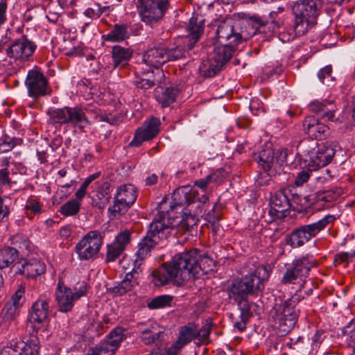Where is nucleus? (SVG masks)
Listing matches in <instances>:
<instances>
[{
    "mask_svg": "<svg viewBox=\"0 0 355 355\" xmlns=\"http://www.w3.org/2000/svg\"><path fill=\"white\" fill-rule=\"evenodd\" d=\"M214 261L207 255L199 254L197 249L180 252L170 261L166 262L152 273L153 282L156 286L169 282L182 285L212 270Z\"/></svg>",
    "mask_w": 355,
    "mask_h": 355,
    "instance_id": "obj_1",
    "label": "nucleus"
},
{
    "mask_svg": "<svg viewBox=\"0 0 355 355\" xmlns=\"http://www.w3.org/2000/svg\"><path fill=\"white\" fill-rule=\"evenodd\" d=\"M322 8L321 0H298L293 3L292 12L294 15L293 33L288 35L280 34L283 42H289L295 37L304 35L311 25H313Z\"/></svg>",
    "mask_w": 355,
    "mask_h": 355,
    "instance_id": "obj_2",
    "label": "nucleus"
},
{
    "mask_svg": "<svg viewBox=\"0 0 355 355\" xmlns=\"http://www.w3.org/2000/svg\"><path fill=\"white\" fill-rule=\"evenodd\" d=\"M52 123L63 125L70 124L83 130L91 125L89 118L97 119L98 110L91 107H69L50 108L46 112Z\"/></svg>",
    "mask_w": 355,
    "mask_h": 355,
    "instance_id": "obj_3",
    "label": "nucleus"
},
{
    "mask_svg": "<svg viewBox=\"0 0 355 355\" xmlns=\"http://www.w3.org/2000/svg\"><path fill=\"white\" fill-rule=\"evenodd\" d=\"M49 300L40 298L31 306L27 327L29 337L24 338L25 341L23 344L25 346L26 355H39L40 343L37 333L47 320L49 313Z\"/></svg>",
    "mask_w": 355,
    "mask_h": 355,
    "instance_id": "obj_4",
    "label": "nucleus"
},
{
    "mask_svg": "<svg viewBox=\"0 0 355 355\" xmlns=\"http://www.w3.org/2000/svg\"><path fill=\"white\" fill-rule=\"evenodd\" d=\"M154 218L150 223L148 230L138 243L134 254V267L139 269L143 262L151 255L152 251L159 244L160 241L167 237L171 227L170 223L159 221Z\"/></svg>",
    "mask_w": 355,
    "mask_h": 355,
    "instance_id": "obj_5",
    "label": "nucleus"
},
{
    "mask_svg": "<svg viewBox=\"0 0 355 355\" xmlns=\"http://www.w3.org/2000/svg\"><path fill=\"white\" fill-rule=\"evenodd\" d=\"M335 219L334 215L329 214L316 222L301 225L286 236V243L293 248H300L331 225Z\"/></svg>",
    "mask_w": 355,
    "mask_h": 355,
    "instance_id": "obj_6",
    "label": "nucleus"
},
{
    "mask_svg": "<svg viewBox=\"0 0 355 355\" xmlns=\"http://www.w3.org/2000/svg\"><path fill=\"white\" fill-rule=\"evenodd\" d=\"M196 194L197 192L189 187H183L175 189L170 198H164L159 203L157 214L155 218L159 219V221L168 222L171 227V219L172 216L170 213L178 207H182L187 202H191L196 197Z\"/></svg>",
    "mask_w": 355,
    "mask_h": 355,
    "instance_id": "obj_7",
    "label": "nucleus"
},
{
    "mask_svg": "<svg viewBox=\"0 0 355 355\" xmlns=\"http://www.w3.org/2000/svg\"><path fill=\"white\" fill-rule=\"evenodd\" d=\"M315 142H311L307 148L306 143L300 144L302 150L304 167L310 171H315L327 166L331 162L335 155V150L330 146H320L317 148Z\"/></svg>",
    "mask_w": 355,
    "mask_h": 355,
    "instance_id": "obj_8",
    "label": "nucleus"
},
{
    "mask_svg": "<svg viewBox=\"0 0 355 355\" xmlns=\"http://www.w3.org/2000/svg\"><path fill=\"white\" fill-rule=\"evenodd\" d=\"M86 293L87 284L85 282H78L72 289L66 286L63 282L60 280L55 290V300L58 310L63 313L71 311L74 303L86 295Z\"/></svg>",
    "mask_w": 355,
    "mask_h": 355,
    "instance_id": "obj_9",
    "label": "nucleus"
},
{
    "mask_svg": "<svg viewBox=\"0 0 355 355\" xmlns=\"http://www.w3.org/2000/svg\"><path fill=\"white\" fill-rule=\"evenodd\" d=\"M315 263L313 257L308 254L295 259L291 263L286 265V271L281 283L288 284L304 281L309 275L311 269L315 266Z\"/></svg>",
    "mask_w": 355,
    "mask_h": 355,
    "instance_id": "obj_10",
    "label": "nucleus"
},
{
    "mask_svg": "<svg viewBox=\"0 0 355 355\" xmlns=\"http://www.w3.org/2000/svg\"><path fill=\"white\" fill-rule=\"evenodd\" d=\"M233 55L230 46H216L209 57L203 60L199 67L200 72L205 77H213L222 69Z\"/></svg>",
    "mask_w": 355,
    "mask_h": 355,
    "instance_id": "obj_11",
    "label": "nucleus"
},
{
    "mask_svg": "<svg viewBox=\"0 0 355 355\" xmlns=\"http://www.w3.org/2000/svg\"><path fill=\"white\" fill-rule=\"evenodd\" d=\"M168 6V0H138L137 8L142 21L151 24L163 18Z\"/></svg>",
    "mask_w": 355,
    "mask_h": 355,
    "instance_id": "obj_12",
    "label": "nucleus"
},
{
    "mask_svg": "<svg viewBox=\"0 0 355 355\" xmlns=\"http://www.w3.org/2000/svg\"><path fill=\"white\" fill-rule=\"evenodd\" d=\"M103 244V236L98 231L89 232L75 247L80 261H89L97 257Z\"/></svg>",
    "mask_w": 355,
    "mask_h": 355,
    "instance_id": "obj_13",
    "label": "nucleus"
},
{
    "mask_svg": "<svg viewBox=\"0 0 355 355\" xmlns=\"http://www.w3.org/2000/svg\"><path fill=\"white\" fill-rule=\"evenodd\" d=\"M302 298L300 294L295 293L281 304L279 327L284 333L289 332L297 323L300 311L295 306Z\"/></svg>",
    "mask_w": 355,
    "mask_h": 355,
    "instance_id": "obj_14",
    "label": "nucleus"
},
{
    "mask_svg": "<svg viewBox=\"0 0 355 355\" xmlns=\"http://www.w3.org/2000/svg\"><path fill=\"white\" fill-rule=\"evenodd\" d=\"M25 85L28 95L34 99L49 96L51 93L46 78L38 70H31L28 72Z\"/></svg>",
    "mask_w": 355,
    "mask_h": 355,
    "instance_id": "obj_15",
    "label": "nucleus"
},
{
    "mask_svg": "<svg viewBox=\"0 0 355 355\" xmlns=\"http://www.w3.org/2000/svg\"><path fill=\"white\" fill-rule=\"evenodd\" d=\"M232 19H226L219 23L216 35L221 43L220 46H230L235 51V46L243 41V37L235 26Z\"/></svg>",
    "mask_w": 355,
    "mask_h": 355,
    "instance_id": "obj_16",
    "label": "nucleus"
},
{
    "mask_svg": "<svg viewBox=\"0 0 355 355\" xmlns=\"http://www.w3.org/2000/svg\"><path fill=\"white\" fill-rule=\"evenodd\" d=\"M137 193L132 184L120 186L114 195V205L108 210L114 214L124 213L136 200Z\"/></svg>",
    "mask_w": 355,
    "mask_h": 355,
    "instance_id": "obj_17",
    "label": "nucleus"
},
{
    "mask_svg": "<svg viewBox=\"0 0 355 355\" xmlns=\"http://www.w3.org/2000/svg\"><path fill=\"white\" fill-rule=\"evenodd\" d=\"M160 125L161 123L158 118L151 116L146 119L143 125L137 130L129 146L139 147L144 141L152 139L159 132Z\"/></svg>",
    "mask_w": 355,
    "mask_h": 355,
    "instance_id": "obj_18",
    "label": "nucleus"
},
{
    "mask_svg": "<svg viewBox=\"0 0 355 355\" xmlns=\"http://www.w3.org/2000/svg\"><path fill=\"white\" fill-rule=\"evenodd\" d=\"M35 49L36 44L23 36L7 48L6 53L10 58L16 60H26L33 54Z\"/></svg>",
    "mask_w": 355,
    "mask_h": 355,
    "instance_id": "obj_19",
    "label": "nucleus"
},
{
    "mask_svg": "<svg viewBox=\"0 0 355 355\" xmlns=\"http://www.w3.org/2000/svg\"><path fill=\"white\" fill-rule=\"evenodd\" d=\"M289 191L286 189H281L275 193L270 198V214L277 218H282L286 216L285 213L291 207L288 200Z\"/></svg>",
    "mask_w": 355,
    "mask_h": 355,
    "instance_id": "obj_20",
    "label": "nucleus"
},
{
    "mask_svg": "<svg viewBox=\"0 0 355 355\" xmlns=\"http://www.w3.org/2000/svg\"><path fill=\"white\" fill-rule=\"evenodd\" d=\"M166 59L165 46L162 43H159L149 48L144 53L142 56V62L144 64L149 67L155 69H158L159 67L166 63Z\"/></svg>",
    "mask_w": 355,
    "mask_h": 355,
    "instance_id": "obj_21",
    "label": "nucleus"
},
{
    "mask_svg": "<svg viewBox=\"0 0 355 355\" xmlns=\"http://www.w3.org/2000/svg\"><path fill=\"white\" fill-rule=\"evenodd\" d=\"M303 128L306 134L315 139H323L329 134V128L313 116L304 119Z\"/></svg>",
    "mask_w": 355,
    "mask_h": 355,
    "instance_id": "obj_22",
    "label": "nucleus"
},
{
    "mask_svg": "<svg viewBox=\"0 0 355 355\" xmlns=\"http://www.w3.org/2000/svg\"><path fill=\"white\" fill-rule=\"evenodd\" d=\"M268 277L269 272L264 266H259L253 272L246 275L250 295L257 296L263 290L264 282Z\"/></svg>",
    "mask_w": 355,
    "mask_h": 355,
    "instance_id": "obj_23",
    "label": "nucleus"
},
{
    "mask_svg": "<svg viewBox=\"0 0 355 355\" xmlns=\"http://www.w3.org/2000/svg\"><path fill=\"white\" fill-rule=\"evenodd\" d=\"M139 273V269L134 267L130 272L125 275L121 282L114 286L110 287L108 289L109 292L115 296H121L133 290L138 285Z\"/></svg>",
    "mask_w": 355,
    "mask_h": 355,
    "instance_id": "obj_24",
    "label": "nucleus"
},
{
    "mask_svg": "<svg viewBox=\"0 0 355 355\" xmlns=\"http://www.w3.org/2000/svg\"><path fill=\"white\" fill-rule=\"evenodd\" d=\"M46 271L45 263L40 259L32 258L24 260L15 271L16 274L23 275L28 278H35Z\"/></svg>",
    "mask_w": 355,
    "mask_h": 355,
    "instance_id": "obj_25",
    "label": "nucleus"
},
{
    "mask_svg": "<svg viewBox=\"0 0 355 355\" xmlns=\"http://www.w3.org/2000/svg\"><path fill=\"white\" fill-rule=\"evenodd\" d=\"M227 292L230 299L241 301L250 295V291L246 275L234 280L227 287Z\"/></svg>",
    "mask_w": 355,
    "mask_h": 355,
    "instance_id": "obj_26",
    "label": "nucleus"
},
{
    "mask_svg": "<svg viewBox=\"0 0 355 355\" xmlns=\"http://www.w3.org/2000/svg\"><path fill=\"white\" fill-rule=\"evenodd\" d=\"M204 27V20L198 17H191L187 26L189 35L184 38V44H187L189 49H193L195 44L200 39Z\"/></svg>",
    "mask_w": 355,
    "mask_h": 355,
    "instance_id": "obj_27",
    "label": "nucleus"
},
{
    "mask_svg": "<svg viewBox=\"0 0 355 355\" xmlns=\"http://www.w3.org/2000/svg\"><path fill=\"white\" fill-rule=\"evenodd\" d=\"M112 66L114 69L123 67L128 64L133 54V50L130 47L114 45L112 48Z\"/></svg>",
    "mask_w": 355,
    "mask_h": 355,
    "instance_id": "obj_28",
    "label": "nucleus"
},
{
    "mask_svg": "<svg viewBox=\"0 0 355 355\" xmlns=\"http://www.w3.org/2000/svg\"><path fill=\"white\" fill-rule=\"evenodd\" d=\"M110 184L104 182L97 190L96 194L92 198V207L103 210L111 200Z\"/></svg>",
    "mask_w": 355,
    "mask_h": 355,
    "instance_id": "obj_29",
    "label": "nucleus"
},
{
    "mask_svg": "<svg viewBox=\"0 0 355 355\" xmlns=\"http://www.w3.org/2000/svg\"><path fill=\"white\" fill-rule=\"evenodd\" d=\"M178 89L174 87H157L154 92L156 100L162 107H168L173 103L177 97Z\"/></svg>",
    "mask_w": 355,
    "mask_h": 355,
    "instance_id": "obj_30",
    "label": "nucleus"
},
{
    "mask_svg": "<svg viewBox=\"0 0 355 355\" xmlns=\"http://www.w3.org/2000/svg\"><path fill=\"white\" fill-rule=\"evenodd\" d=\"M275 152L270 148L262 150L258 155H254V159L257 161L259 166L264 171H270L272 175V169L275 168Z\"/></svg>",
    "mask_w": 355,
    "mask_h": 355,
    "instance_id": "obj_31",
    "label": "nucleus"
},
{
    "mask_svg": "<svg viewBox=\"0 0 355 355\" xmlns=\"http://www.w3.org/2000/svg\"><path fill=\"white\" fill-rule=\"evenodd\" d=\"M105 40L111 42H119L130 37L128 26L125 24H116L112 29L103 36Z\"/></svg>",
    "mask_w": 355,
    "mask_h": 355,
    "instance_id": "obj_32",
    "label": "nucleus"
},
{
    "mask_svg": "<svg viewBox=\"0 0 355 355\" xmlns=\"http://www.w3.org/2000/svg\"><path fill=\"white\" fill-rule=\"evenodd\" d=\"M19 258V252L15 248L4 247L0 249V269L8 268Z\"/></svg>",
    "mask_w": 355,
    "mask_h": 355,
    "instance_id": "obj_33",
    "label": "nucleus"
},
{
    "mask_svg": "<svg viewBox=\"0 0 355 355\" xmlns=\"http://www.w3.org/2000/svg\"><path fill=\"white\" fill-rule=\"evenodd\" d=\"M288 150L286 148L278 150L275 153V163L272 175L280 174L282 172L285 173L284 167L288 164Z\"/></svg>",
    "mask_w": 355,
    "mask_h": 355,
    "instance_id": "obj_34",
    "label": "nucleus"
},
{
    "mask_svg": "<svg viewBox=\"0 0 355 355\" xmlns=\"http://www.w3.org/2000/svg\"><path fill=\"white\" fill-rule=\"evenodd\" d=\"M196 337L197 327L194 324H189L180 328L178 340L185 346Z\"/></svg>",
    "mask_w": 355,
    "mask_h": 355,
    "instance_id": "obj_35",
    "label": "nucleus"
},
{
    "mask_svg": "<svg viewBox=\"0 0 355 355\" xmlns=\"http://www.w3.org/2000/svg\"><path fill=\"white\" fill-rule=\"evenodd\" d=\"M10 164V157L7 156L0 157V185L10 186L12 181L9 177L8 167Z\"/></svg>",
    "mask_w": 355,
    "mask_h": 355,
    "instance_id": "obj_36",
    "label": "nucleus"
},
{
    "mask_svg": "<svg viewBox=\"0 0 355 355\" xmlns=\"http://www.w3.org/2000/svg\"><path fill=\"white\" fill-rule=\"evenodd\" d=\"M124 338V330L121 328H116L109 334L104 341L116 351Z\"/></svg>",
    "mask_w": 355,
    "mask_h": 355,
    "instance_id": "obj_37",
    "label": "nucleus"
},
{
    "mask_svg": "<svg viewBox=\"0 0 355 355\" xmlns=\"http://www.w3.org/2000/svg\"><path fill=\"white\" fill-rule=\"evenodd\" d=\"M81 203L78 200H70L64 203L59 209V212L64 216H73L78 214Z\"/></svg>",
    "mask_w": 355,
    "mask_h": 355,
    "instance_id": "obj_38",
    "label": "nucleus"
},
{
    "mask_svg": "<svg viewBox=\"0 0 355 355\" xmlns=\"http://www.w3.org/2000/svg\"><path fill=\"white\" fill-rule=\"evenodd\" d=\"M173 297L170 295H163L154 297L148 303V307L150 309H163L171 306Z\"/></svg>",
    "mask_w": 355,
    "mask_h": 355,
    "instance_id": "obj_39",
    "label": "nucleus"
},
{
    "mask_svg": "<svg viewBox=\"0 0 355 355\" xmlns=\"http://www.w3.org/2000/svg\"><path fill=\"white\" fill-rule=\"evenodd\" d=\"M164 333L162 331H156L155 328H146L141 330V340L146 345H150L157 340L162 338Z\"/></svg>",
    "mask_w": 355,
    "mask_h": 355,
    "instance_id": "obj_40",
    "label": "nucleus"
},
{
    "mask_svg": "<svg viewBox=\"0 0 355 355\" xmlns=\"http://www.w3.org/2000/svg\"><path fill=\"white\" fill-rule=\"evenodd\" d=\"M10 241L13 248H18L22 251L31 250V241L26 235L16 234L10 237Z\"/></svg>",
    "mask_w": 355,
    "mask_h": 355,
    "instance_id": "obj_41",
    "label": "nucleus"
},
{
    "mask_svg": "<svg viewBox=\"0 0 355 355\" xmlns=\"http://www.w3.org/2000/svg\"><path fill=\"white\" fill-rule=\"evenodd\" d=\"M20 309L17 307L6 303L1 310V315L5 322L15 321L19 314Z\"/></svg>",
    "mask_w": 355,
    "mask_h": 355,
    "instance_id": "obj_42",
    "label": "nucleus"
},
{
    "mask_svg": "<svg viewBox=\"0 0 355 355\" xmlns=\"http://www.w3.org/2000/svg\"><path fill=\"white\" fill-rule=\"evenodd\" d=\"M185 50L180 46L173 48H167L165 46V55L166 56V62L175 61L184 57Z\"/></svg>",
    "mask_w": 355,
    "mask_h": 355,
    "instance_id": "obj_43",
    "label": "nucleus"
},
{
    "mask_svg": "<svg viewBox=\"0 0 355 355\" xmlns=\"http://www.w3.org/2000/svg\"><path fill=\"white\" fill-rule=\"evenodd\" d=\"M131 239V232L128 230H125L119 232L115 237L114 241L112 243L115 245L120 247L123 250L130 243Z\"/></svg>",
    "mask_w": 355,
    "mask_h": 355,
    "instance_id": "obj_44",
    "label": "nucleus"
},
{
    "mask_svg": "<svg viewBox=\"0 0 355 355\" xmlns=\"http://www.w3.org/2000/svg\"><path fill=\"white\" fill-rule=\"evenodd\" d=\"M336 110V105L332 101H324L323 107H322L321 112L319 115L322 119H327L329 121H334L335 116L334 112Z\"/></svg>",
    "mask_w": 355,
    "mask_h": 355,
    "instance_id": "obj_45",
    "label": "nucleus"
},
{
    "mask_svg": "<svg viewBox=\"0 0 355 355\" xmlns=\"http://www.w3.org/2000/svg\"><path fill=\"white\" fill-rule=\"evenodd\" d=\"M340 196V191L337 189L336 190H327L322 193H319L316 196L318 201L324 202H333Z\"/></svg>",
    "mask_w": 355,
    "mask_h": 355,
    "instance_id": "obj_46",
    "label": "nucleus"
},
{
    "mask_svg": "<svg viewBox=\"0 0 355 355\" xmlns=\"http://www.w3.org/2000/svg\"><path fill=\"white\" fill-rule=\"evenodd\" d=\"M106 6H101L98 3L93 5L92 7L88 8L84 12L85 15L91 19L98 18L103 12L107 10Z\"/></svg>",
    "mask_w": 355,
    "mask_h": 355,
    "instance_id": "obj_47",
    "label": "nucleus"
},
{
    "mask_svg": "<svg viewBox=\"0 0 355 355\" xmlns=\"http://www.w3.org/2000/svg\"><path fill=\"white\" fill-rule=\"evenodd\" d=\"M26 216L31 219L33 215L39 214L41 211L40 204L34 199L28 200L25 205Z\"/></svg>",
    "mask_w": 355,
    "mask_h": 355,
    "instance_id": "obj_48",
    "label": "nucleus"
},
{
    "mask_svg": "<svg viewBox=\"0 0 355 355\" xmlns=\"http://www.w3.org/2000/svg\"><path fill=\"white\" fill-rule=\"evenodd\" d=\"M124 250L114 243L107 245V252L105 258L106 262L114 261Z\"/></svg>",
    "mask_w": 355,
    "mask_h": 355,
    "instance_id": "obj_49",
    "label": "nucleus"
},
{
    "mask_svg": "<svg viewBox=\"0 0 355 355\" xmlns=\"http://www.w3.org/2000/svg\"><path fill=\"white\" fill-rule=\"evenodd\" d=\"M24 288L23 287H20L12 296L10 301L8 302V304H11L15 307H17L20 309L23 303L22 299L24 295Z\"/></svg>",
    "mask_w": 355,
    "mask_h": 355,
    "instance_id": "obj_50",
    "label": "nucleus"
},
{
    "mask_svg": "<svg viewBox=\"0 0 355 355\" xmlns=\"http://www.w3.org/2000/svg\"><path fill=\"white\" fill-rule=\"evenodd\" d=\"M331 73L332 68L330 65H328L318 71V77L322 83L328 84L329 82L333 80Z\"/></svg>",
    "mask_w": 355,
    "mask_h": 355,
    "instance_id": "obj_51",
    "label": "nucleus"
},
{
    "mask_svg": "<svg viewBox=\"0 0 355 355\" xmlns=\"http://www.w3.org/2000/svg\"><path fill=\"white\" fill-rule=\"evenodd\" d=\"M198 222V218L191 214H187L186 212H184V216L181 221L182 227H184L187 230H190L194 226L197 225Z\"/></svg>",
    "mask_w": 355,
    "mask_h": 355,
    "instance_id": "obj_52",
    "label": "nucleus"
},
{
    "mask_svg": "<svg viewBox=\"0 0 355 355\" xmlns=\"http://www.w3.org/2000/svg\"><path fill=\"white\" fill-rule=\"evenodd\" d=\"M96 355H114L115 350L108 345L105 341L92 348Z\"/></svg>",
    "mask_w": 355,
    "mask_h": 355,
    "instance_id": "obj_53",
    "label": "nucleus"
},
{
    "mask_svg": "<svg viewBox=\"0 0 355 355\" xmlns=\"http://www.w3.org/2000/svg\"><path fill=\"white\" fill-rule=\"evenodd\" d=\"M135 85L141 89H148L155 85V82L149 78L137 77L134 80Z\"/></svg>",
    "mask_w": 355,
    "mask_h": 355,
    "instance_id": "obj_54",
    "label": "nucleus"
},
{
    "mask_svg": "<svg viewBox=\"0 0 355 355\" xmlns=\"http://www.w3.org/2000/svg\"><path fill=\"white\" fill-rule=\"evenodd\" d=\"M311 172L312 171H309L307 168L304 166V169L298 173L295 180V184L297 186L302 185L309 179Z\"/></svg>",
    "mask_w": 355,
    "mask_h": 355,
    "instance_id": "obj_55",
    "label": "nucleus"
},
{
    "mask_svg": "<svg viewBox=\"0 0 355 355\" xmlns=\"http://www.w3.org/2000/svg\"><path fill=\"white\" fill-rule=\"evenodd\" d=\"M276 175L270 174V171H265L264 173H261L257 180L256 182L259 186H265L269 184L271 181V178L272 176H275Z\"/></svg>",
    "mask_w": 355,
    "mask_h": 355,
    "instance_id": "obj_56",
    "label": "nucleus"
},
{
    "mask_svg": "<svg viewBox=\"0 0 355 355\" xmlns=\"http://www.w3.org/2000/svg\"><path fill=\"white\" fill-rule=\"evenodd\" d=\"M8 5L6 1H0V29L7 21Z\"/></svg>",
    "mask_w": 355,
    "mask_h": 355,
    "instance_id": "obj_57",
    "label": "nucleus"
},
{
    "mask_svg": "<svg viewBox=\"0 0 355 355\" xmlns=\"http://www.w3.org/2000/svg\"><path fill=\"white\" fill-rule=\"evenodd\" d=\"M184 345L178 339L167 350V355H178Z\"/></svg>",
    "mask_w": 355,
    "mask_h": 355,
    "instance_id": "obj_58",
    "label": "nucleus"
},
{
    "mask_svg": "<svg viewBox=\"0 0 355 355\" xmlns=\"http://www.w3.org/2000/svg\"><path fill=\"white\" fill-rule=\"evenodd\" d=\"M343 334L345 335L350 334L352 341H355V321L352 320L347 326L343 329Z\"/></svg>",
    "mask_w": 355,
    "mask_h": 355,
    "instance_id": "obj_59",
    "label": "nucleus"
},
{
    "mask_svg": "<svg viewBox=\"0 0 355 355\" xmlns=\"http://www.w3.org/2000/svg\"><path fill=\"white\" fill-rule=\"evenodd\" d=\"M211 325L210 324H206L199 331L197 329V336L201 337L202 340L208 338Z\"/></svg>",
    "mask_w": 355,
    "mask_h": 355,
    "instance_id": "obj_60",
    "label": "nucleus"
},
{
    "mask_svg": "<svg viewBox=\"0 0 355 355\" xmlns=\"http://www.w3.org/2000/svg\"><path fill=\"white\" fill-rule=\"evenodd\" d=\"M324 101L322 102H320L318 101H315L311 102L309 105V109L310 111L319 114L321 112L322 107H323Z\"/></svg>",
    "mask_w": 355,
    "mask_h": 355,
    "instance_id": "obj_61",
    "label": "nucleus"
},
{
    "mask_svg": "<svg viewBox=\"0 0 355 355\" xmlns=\"http://www.w3.org/2000/svg\"><path fill=\"white\" fill-rule=\"evenodd\" d=\"M215 207L216 206L214 205L213 207V208L211 209V210L209 211V212L207 214L206 218L209 223H213L214 230L216 231L218 226V224L217 223V222L218 221L219 219L218 217H215L214 215V213L215 211Z\"/></svg>",
    "mask_w": 355,
    "mask_h": 355,
    "instance_id": "obj_62",
    "label": "nucleus"
},
{
    "mask_svg": "<svg viewBox=\"0 0 355 355\" xmlns=\"http://www.w3.org/2000/svg\"><path fill=\"white\" fill-rule=\"evenodd\" d=\"M239 303V306L240 307L241 314L243 315H250V305L246 299L243 300L241 301H236Z\"/></svg>",
    "mask_w": 355,
    "mask_h": 355,
    "instance_id": "obj_63",
    "label": "nucleus"
},
{
    "mask_svg": "<svg viewBox=\"0 0 355 355\" xmlns=\"http://www.w3.org/2000/svg\"><path fill=\"white\" fill-rule=\"evenodd\" d=\"M10 213V209L3 198H0V216H2V219L7 217Z\"/></svg>",
    "mask_w": 355,
    "mask_h": 355,
    "instance_id": "obj_64",
    "label": "nucleus"
}]
</instances>
